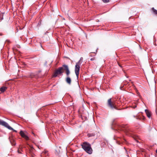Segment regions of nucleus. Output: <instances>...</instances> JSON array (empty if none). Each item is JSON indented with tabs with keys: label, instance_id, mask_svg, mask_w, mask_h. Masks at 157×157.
I'll list each match as a JSON object with an SVG mask.
<instances>
[{
	"label": "nucleus",
	"instance_id": "nucleus-19",
	"mask_svg": "<svg viewBox=\"0 0 157 157\" xmlns=\"http://www.w3.org/2000/svg\"><path fill=\"white\" fill-rule=\"evenodd\" d=\"M10 130H13L14 132H17V131L16 130H14L13 128H12V129H10Z\"/></svg>",
	"mask_w": 157,
	"mask_h": 157
},
{
	"label": "nucleus",
	"instance_id": "nucleus-21",
	"mask_svg": "<svg viewBox=\"0 0 157 157\" xmlns=\"http://www.w3.org/2000/svg\"><path fill=\"white\" fill-rule=\"evenodd\" d=\"M118 65H119L120 67H121V65H120L119 63H118Z\"/></svg>",
	"mask_w": 157,
	"mask_h": 157
},
{
	"label": "nucleus",
	"instance_id": "nucleus-20",
	"mask_svg": "<svg viewBox=\"0 0 157 157\" xmlns=\"http://www.w3.org/2000/svg\"><path fill=\"white\" fill-rule=\"evenodd\" d=\"M156 153H157V149L156 150ZM156 157H157V155L156 156Z\"/></svg>",
	"mask_w": 157,
	"mask_h": 157
},
{
	"label": "nucleus",
	"instance_id": "nucleus-1",
	"mask_svg": "<svg viewBox=\"0 0 157 157\" xmlns=\"http://www.w3.org/2000/svg\"><path fill=\"white\" fill-rule=\"evenodd\" d=\"M82 148L88 154H91L93 152V149L91 145L87 142H83L81 144Z\"/></svg>",
	"mask_w": 157,
	"mask_h": 157
},
{
	"label": "nucleus",
	"instance_id": "nucleus-17",
	"mask_svg": "<svg viewBox=\"0 0 157 157\" xmlns=\"http://www.w3.org/2000/svg\"><path fill=\"white\" fill-rule=\"evenodd\" d=\"M95 59H96L95 57H93V58H91L90 59V60L91 61L94 60H95Z\"/></svg>",
	"mask_w": 157,
	"mask_h": 157
},
{
	"label": "nucleus",
	"instance_id": "nucleus-18",
	"mask_svg": "<svg viewBox=\"0 0 157 157\" xmlns=\"http://www.w3.org/2000/svg\"><path fill=\"white\" fill-rule=\"evenodd\" d=\"M93 134H88V136L89 137H90V136H93Z\"/></svg>",
	"mask_w": 157,
	"mask_h": 157
},
{
	"label": "nucleus",
	"instance_id": "nucleus-2",
	"mask_svg": "<svg viewBox=\"0 0 157 157\" xmlns=\"http://www.w3.org/2000/svg\"><path fill=\"white\" fill-rule=\"evenodd\" d=\"M63 66L64 67V70L66 71V73L67 76V77L66 79V81L68 84L69 85H71V79L69 77V75L70 74V72L68 67L67 65H64Z\"/></svg>",
	"mask_w": 157,
	"mask_h": 157
},
{
	"label": "nucleus",
	"instance_id": "nucleus-14",
	"mask_svg": "<svg viewBox=\"0 0 157 157\" xmlns=\"http://www.w3.org/2000/svg\"><path fill=\"white\" fill-rule=\"evenodd\" d=\"M47 153V151H45L44 152H43L41 155V157H43V155L44 154H46Z\"/></svg>",
	"mask_w": 157,
	"mask_h": 157
},
{
	"label": "nucleus",
	"instance_id": "nucleus-11",
	"mask_svg": "<svg viewBox=\"0 0 157 157\" xmlns=\"http://www.w3.org/2000/svg\"><path fill=\"white\" fill-rule=\"evenodd\" d=\"M7 89V87L5 86H2L0 88V94L4 92Z\"/></svg>",
	"mask_w": 157,
	"mask_h": 157
},
{
	"label": "nucleus",
	"instance_id": "nucleus-8",
	"mask_svg": "<svg viewBox=\"0 0 157 157\" xmlns=\"http://www.w3.org/2000/svg\"><path fill=\"white\" fill-rule=\"evenodd\" d=\"M20 134L21 136L24 138L25 140H29V137L22 131L20 132Z\"/></svg>",
	"mask_w": 157,
	"mask_h": 157
},
{
	"label": "nucleus",
	"instance_id": "nucleus-7",
	"mask_svg": "<svg viewBox=\"0 0 157 157\" xmlns=\"http://www.w3.org/2000/svg\"><path fill=\"white\" fill-rule=\"evenodd\" d=\"M0 125H2L7 128L9 129H12V128L6 122L0 119Z\"/></svg>",
	"mask_w": 157,
	"mask_h": 157
},
{
	"label": "nucleus",
	"instance_id": "nucleus-16",
	"mask_svg": "<svg viewBox=\"0 0 157 157\" xmlns=\"http://www.w3.org/2000/svg\"><path fill=\"white\" fill-rule=\"evenodd\" d=\"M21 151H22V150H21V149L20 148V149H19L17 151H18V152L19 153L21 154Z\"/></svg>",
	"mask_w": 157,
	"mask_h": 157
},
{
	"label": "nucleus",
	"instance_id": "nucleus-9",
	"mask_svg": "<svg viewBox=\"0 0 157 157\" xmlns=\"http://www.w3.org/2000/svg\"><path fill=\"white\" fill-rule=\"evenodd\" d=\"M145 111L147 116L149 118H150L151 116V112L147 109H145Z\"/></svg>",
	"mask_w": 157,
	"mask_h": 157
},
{
	"label": "nucleus",
	"instance_id": "nucleus-13",
	"mask_svg": "<svg viewBox=\"0 0 157 157\" xmlns=\"http://www.w3.org/2000/svg\"><path fill=\"white\" fill-rule=\"evenodd\" d=\"M151 10L154 14L157 15V10H156L155 9L154 7H152L151 8Z\"/></svg>",
	"mask_w": 157,
	"mask_h": 157
},
{
	"label": "nucleus",
	"instance_id": "nucleus-5",
	"mask_svg": "<svg viewBox=\"0 0 157 157\" xmlns=\"http://www.w3.org/2000/svg\"><path fill=\"white\" fill-rule=\"evenodd\" d=\"M82 59V58L81 57L80 58V60L77 62L76 63V64L75 66V73L76 74V75L77 77V78H78L79 74V71L80 70V65L81 64L80 63V60Z\"/></svg>",
	"mask_w": 157,
	"mask_h": 157
},
{
	"label": "nucleus",
	"instance_id": "nucleus-12",
	"mask_svg": "<svg viewBox=\"0 0 157 157\" xmlns=\"http://www.w3.org/2000/svg\"><path fill=\"white\" fill-rule=\"evenodd\" d=\"M52 62V60H50L49 59H48L47 61H46L45 63V65H47L48 64L49 65H50Z\"/></svg>",
	"mask_w": 157,
	"mask_h": 157
},
{
	"label": "nucleus",
	"instance_id": "nucleus-4",
	"mask_svg": "<svg viewBox=\"0 0 157 157\" xmlns=\"http://www.w3.org/2000/svg\"><path fill=\"white\" fill-rule=\"evenodd\" d=\"M107 105L111 109H114L116 110H118L115 103L113 101H112L111 98H110L107 101Z\"/></svg>",
	"mask_w": 157,
	"mask_h": 157
},
{
	"label": "nucleus",
	"instance_id": "nucleus-15",
	"mask_svg": "<svg viewBox=\"0 0 157 157\" xmlns=\"http://www.w3.org/2000/svg\"><path fill=\"white\" fill-rule=\"evenodd\" d=\"M102 1L105 3L109 2V0H102Z\"/></svg>",
	"mask_w": 157,
	"mask_h": 157
},
{
	"label": "nucleus",
	"instance_id": "nucleus-6",
	"mask_svg": "<svg viewBox=\"0 0 157 157\" xmlns=\"http://www.w3.org/2000/svg\"><path fill=\"white\" fill-rule=\"evenodd\" d=\"M65 65H63L62 67H59L58 69L56 71L54 75V77H56L58 75L61 74L63 72V71L65 70H64V67L63 66Z\"/></svg>",
	"mask_w": 157,
	"mask_h": 157
},
{
	"label": "nucleus",
	"instance_id": "nucleus-3",
	"mask_svg": "<svg viewBox=\"0 0 157 157\" xmlns=\"http://www.w3.org/2000/svg\"><path fill=\"white\" fill-rule=\"evenodd\" d=\"M120 129L124 131L127 134H131V130L128 128V126L127 125H122L120 128Z\"/></svg>",
	"mask_w": 157,
	"mask_h": 157
},
{
	"label": "nucleus",
	"instance_id": "nucleus-10",
	"mask_svg": "<svg viewBox=\"0 0 157 157\" xmlns=\"http://www.w3.org/2000/svg\"><path fill=\"white\" fill-rule=\"evenodd\" d=\"M10 140L11 144L12 145H16V143L15 142V140L13 139V138H10Z\"/></svg>",
	"mask_w": 157,
	"mask_h": 157
}]
</instances>
